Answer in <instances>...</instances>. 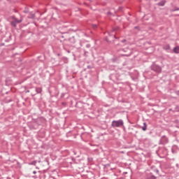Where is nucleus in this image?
Segmentation results:
<instances>
[{
	"mask_svg": "<svg viewBox=\"0 0 179 179\" xmlns=\"http://www.w3.org/2000/svg\"><path fill=\"white\" fill-rule=\"evenodd\" d=\"M166 50H170V45H166Z\"/></svg>",
	"mask_w": 179,
	"mask_h": 179,
	"instance_id": "0eeeda50",
	"label": "nucleus"
},
{
	"mask_svg": "<svg viewBox=\"0 0 179 179\" xmlns=\"http://www.w3.org/2000/svg\"><path fill=\"white\" fill-rule=\"evenodd\" d=\"M161 71H162V69L159 68L157 72H161Z\"/></svg>",
	"mask_w": 179,
	"mask_h": 179,
	"instance_id": "6e6552de",
	"label": "nucleus"
},
{
	"mask_svg": "<svg viewBox=\"0 0 179 179\" xmlns=\"http://www.w3.org/2000/svg\"><path fill=\"white\" fill-rule=\"evenodd\" d=\"M124 125V122L122 120H114L112 122V127L114 128L118 127H122Z\"/></svg>",
	"mask_w": 179,
	"mask_h": 179,
	"instance_id": "f257e3e1",
	"label": "nucleus"
},
{
	"mask_svg": "<svg viewBox=\"0 0 179 179\" xmlns=\"http://www.w3.org/2000/svg\"><path fill=\"white\" fill-rule=\"evenodd\" d=\"M11 24H12L13 26H14V27H16V24H15V22H13L11 23Z\"/></svg>",
	"mask_w": 179,
	"mask_h": 179,
	"instance_id": "423d86ee",
	"label": "nucleus"
},
{
	"mask_svg": "<svg viewBox=\"0 0 179 179\" xmlns=\"http://www.w3.org/2000/svg\"><path fill=\"white\" fill-rule=\"evenodd\" d=\"M37 90V92H40L41 90H40V89H38V90Z\"/></svg>",
	"mask_w": 179,
	"mask_h": 179,
	"instance_id": "9b49d317",
	"label": "nucleus"
},
{
	"mask_svg": "<svg viewBox=\"0 0 179 179\" xmlns=\"http://www.w3.org/2000/svg\"><path fill=\"white\" fill-rule=\"evenodd\" d=\"M158 6H164L166 5V1L163 0L161 2L158 3Z\"/></svg>",
	"mask_w": 179,
	"mask_h": 179,
	"instance_id": "f03ea898",
	"label": "nucleus"
},
{
	"mask_svg": "<svg viewBox=\"0 0 179 179\" xmlns=\"http://www.w3.org/2000/svg\"><path fill=\"white\" fill-rule=\"evenodd\" d=\"M15 22L16 23H22V20H17V19H15Z\"/></svg>",
	"mask_w": 179,
	"mask_h": 179,
	"instance_id": "20e7f679",
	"label": "nucleus"
},
{
	"mask_svg": "<svg viewBox=\"0 0 179 179\" xmlns=\"http://www.w3.org/2000/svg\"><path fill=\"white\" fill-rule=\"evenodd\" d=\"M34 174H36V171H34Z\"/></svg>",
	"mask_w": 179,
	"mask_h": 179,
	"instance_id": "f8f14e48",
	"label": "nucleus"
},
{
	"mask_svg": "<svg viewBox=\"0 0 179 179\" xmlns=\"http://www.w3.org/2000/svg\"><path fill=\"white\" fill-rule=\"evenodd\" d=\"M146 129V123H144V127H143V131Z\"/></svg>",
	"mask_w": 179,
	"mask_h": 179,
	"instance_id": "39448f33",
	"label": "nucleus"
},
{
	"mask_svg": "<svg viewBox=\"0 0 179 179\" xmlns=\"http://www.w3.org/2000/svg\"><path fill=\"white\" fill-rule=\"evenodd\" d=\"M150 178L151 179H156V178L155 176H152Z\"/></svg>",
	"mask_w": 179,
	"mask_h": 179,
	"instance_id": "1a4fd4ad",
	"label": "nucleus"
},
{
	"mask_svg": "<svg viewBox=\"0 0 179 179\" xmlns=\"http://www.w3.org/2000/svg\"><path fill=\"white\" fill-rule=\"evenodd\" d=\"M173 52H175V54H179V46L173 48Z\"/></svg>",
	"mask_w": 179,
	"mask_h": 179,
	"instance_id": "7ed1b4c3",
	"label": "nucleus"
},
{
	"mask_svg": "<svg viewBox=\"0 0 179 179\" xmlns=\"http://www.w3.org/2000/svg\"><path fill=\"white\" fill-rule=\"evenodd\" d=\"M94 29H96V25H93Z\"/></svg>",
	"mask_w": 179,
	"mask_h": 179,
	"instance_id": "9d476101",
	"label": "nucleus"
}]
</instances>
